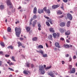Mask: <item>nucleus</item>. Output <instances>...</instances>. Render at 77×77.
Returning a JSON list of instances; mask_svg holds the SVG:
<instances>
[{
  "instance_id": "obj_24",
  "label": "nucleus",
  "mask_w": 77,
  "mask_h": 77,
  "mask_svg": "<svg viewBox=\"0 0 77 77\" xmlns=\"http://www.w3.org/2000/svg\"><path fill=\"white\" fill-rule=\"evenodd\" d=\"M45 12L48 14H50L51 13L50 10L49 9H48L46 10V11H45Z\"/></svg>"
},
{
  "instance_id": "obj_63",
  "label": "nucleus",
  "mask_w": 77,
  "mask_h": 77,
  "mask_svg": "<svg viewBox=\"0 0 77 77\" xmlns=\"http://www.w3.org/2000/svg\"><path fill=\"white\" fill-rule=\"evenodd\" d=\"M61 9H62L63 10V9H63V6L61 7Z\"/></svg>"
},
{
  "instance_id": "obj_49",
  "label": "nucleus",
  "mask_w": 77,
  "mask_h": 77,
  "mask_svg": "<svg viewBox=\"0 0 77 77\" xmlns=\"http://www.w3.org/2000/svg\"><path fill=\"white\" fill-rule=\"evenodd\" d=\"M34 66L35 65H34V64H31V67L32 68H34Z\"/></svg>"
},
{
  "instance_id": "obj_33",
  "label": "nucleus",
  "mask_w": 77,
  "mask_h": 77,
  "mask_svg": "<svg viewBox=\"0 0 77 77\" xmlns=\"http://www.w3.org/2000/svg\"><path fill=\"white\" fill-rule=\"evenodd\" d=\"M48 21L51 24H53V23H52V20L51 19L48 20Z\"/></svg>"
},
{
  "instance_id": "obj_53",
  "label": "nucleus",
  "mask_w": 77,
  "mask_h": 77,
  "mask_svg": "<svg viewBox=\"0 0 77 77\" xmlns=\"http://www.w3.org/2000/svg\"><path fill=\"white\" fill-rule=\"evenodd\" d=\"M60 40H61L62 41H64V38H60Z\"/></svg>"
},
{
  "instance_id": "obj_44",
  "label": "nucleus",
  "mask_w": 77,
  "mask_h": 77,
  "mask_svg": "<svg viewBox=\"0 0 77 77\" xmlns=\"http://www.w3.org/2000/svg\"><path fill=\"white\" fill-rule=\"evenodd\" d=\"M10 56V55H8V54H6L5 55V57H9Z\"/></svg>"
},
{
  "instance_id": "obj_60",
  "label": "nucleus",
  "mask_w": 77,
  "mask_h": 77,
  "mask_svg": "<svg viewBox=\"0 0 77 77\" xmlns=\"http://www.w3.org/2000/svg\"><path fill=\"white\" fill-rule=\"evenodd\" d=\"M15 23L16 24H18V23H19V21L16 22Z\"/></svg>"
},
{
  "instance_id": "obj_30",
  "label": "nucleus",
  "mask_w": 77,
  "mask_h": 77,
  "mask_svg": "<svg viewBox=\"0 0 77 77\" xmlns=\"http://www.w3.org/2000/svg\"><path fill=\"white\" fill-rule=\"evenodd\" d=\"M60 32L61 33H63V32L65 31L63 29H60Z\"/></svg>"
},
{
  "instance_id": "obj_2",
  "label": "nucleus",
  "mask_w": 77,
  "mask_h": 77,
  "mask_svg": "<svg viewBox=\"0 0 77 77\" xmlns=\"http://www.w3.org/2000/svg\"><path fill=\"white\" fill-rule=\"evenodd\" d=\"M7 2V6H10V8H12L13 7V5L11 2V1L9 0H7L6 1Z\"/></svg>"
},
{
  "instance_id": "obj_14",
  "label": "nucleus",
  "mask_w": 77,
  "mask_h": 77,
  "mask_svg": "<svg viewBox=\"0 0 77 77\" xmlns=\"http://www.w3.org/2000/svg\"><path fill=\"white\" fill-rule=\"evenodd\" d=\"M75 68H72V71L70 72V73L71 74H72L73 73H75Z\"/></svg>"
},
{
  "instance_id": "obj_19",
  "label": "nucleus",
  "mask_w": 77,
  "mask_h": 77,
  "mask_svg": "<svg viewBox=\"0 0 77 77\" xmlns=\"http://www.w3.org/2000/svg\"><path fill=\"white\" fill-rule=\"evenodd\" d=\"M23 73L24 74L27 75V74H28V73H29V71L27 70H25L23 71Z\"/></svg>"
},
{
  "instance_id": "obj_9",
  "label": "nucleus",
  "mask_w": 77,
  "mask_h": 77,
  "mask_svg": "<svg viewBox=\"0 0 77 77\" xmlns=\"http://www.w3.org/2000/svg\"><path fill=\"white\" fill-rule=\"evenodd\" d=\"M60 26L61 27H64L65 26V23L64 22H61L60 23Z\"/></svg>"
},
{
  "instance_id": "obj_41",
  "label": "nucleus",
  "mask_w": 77,
  "mask_h": 77,
  "mask_svg": "<svg viewBox=\"0 0 77 77\" xmlns=\"http://www.w3.org/2000/svg\"><path fill=\"white\" fill-rule=\"evenodd\" d=\"M8 69H10V71H14V70L12 68L9 67Z\"/></svg>"
},
{
  "instance_id": "obj_38",
  "label": "nucleus",
  "mask_w": 77,
  "mask_h": 77,
  "mask_svg": "<svg viewBox=\"0 0 77 77\" xmlns=\"http://www.w3.org/2000/svg\"><path fill=\"white\" fill-rule=\"evenodd\" d=\"M57 13L58 14H62V13L61 11H58Z\"/></svg>"
},
{
  "instance_id": "obj_32",
  "label": "nucleus",
  "mask_w": 77,
  "mask_h": 77,
  "mask_svg": "<svg viewBox=\"0 0 77 77\" xmlns=\"http://www.w3.org/2000/svg\"><path fill=\"white\" fill-rule=\"evenodd\" d=\"M46 24L47 26H50V23H49V22H46Z\"/></svg>"
},
{
  "instance_id": "obj_18",
  "label": "nucleus",
  "mask_w": 77,
  "mask_h": 77,
  "mask_svg": "<svg viewBox=\"0 0 77 77\" xmlns=\"http://www.w3.org/2000/svg\"><path fill=\"white\" fill-rule=\"evenodd\" d=\"M39 70L40 71L44 70V66H41L39 67Z\"/></svg>"
},
{
  "instance_id": "obj_47",
  "label": "nucleus",
  "mask_w": 77,
  "mask_h": 77,
  "mask_svg": "<svg viewBox=\"0 0 77 77\" xmlns=\"http://www.w3.org/2000/svg\"><path fill=\"white\" fill-rule=\"evenodd\" d=\"M63 2H64V3H66L68 2V0H63Z\"/></svg>"
},
{
  "instance_id": "obj_29",
  "label": "nucleus",
  "mask_w": 77,
  "mask_h": 77,
  "mask_svg": "<svg viewBox=\"0 0 77 77\" xmlns=\"http://www.w3.org/2000/svg\"><path fill=\"white\" fill-rule=\"evenodd\" d=\"M11 59H12V60L14 61V62H16V60H15V57H14V56H12Z\"/></svg>"
},
{
  "instance_id": "obj_46",
  "label": "nucleus",
  "mask_w": 77,
  "mask_h": 77,
  "mask_svg": "<svg viewBox=\"0 0 77 77\" xmlns=\"http://www.w3.org/2000/svg\"><path fill=\"white\" fill-rule=\"evenodd\" d=\"M44 16L45 17V18H46V19H47L48 20L50 19V18H49L48 17H45V16Z\"/></svg>"
},
{
  "instance_id": "obj_64",
  "label": "nucleus",
  "mask_w": 77,
  "mask_h": 77,
  "mask_svg": "<svg viewBox=\"0 0 77 77\" xmlns=\"http://www.w3.org/2000/svg\"><path fill=\"white\" fill-rule=\"evenodd\" d=\"M0 54H3V52L0 51Z\"/></svg>"
},
{
  "instance_id": "obj_42",
  "label": "nucleus",
  "mask_w": 77,
  "mask_h": 77,
  "mask_svg": "<svg viewBox=\"0 0 77 77\" xmlns=\"http://www.w3.org/2000/svg\"><path fill=\"white\" fill-rule=\"evenodd\" d=\"M40 53H41L42 55L44 54V52H43V51L41 50Z\"/></svg>"
},
{
  "instance_id": "obj_1",
  "label": "nucleus",
  "mask_w": 77,
  "mask_h": 77,
  "mask_svg": "<svg viewBox=\"0 0 77 77\" xmlns=\"http://www.w3.org/2000/svg\"><path fill=\"white\" fill-rule=\"evenodd\" d=\"M16 35L17 37H20V35L21 32V29L20 27H15V28Z\"/></svg>"
},
{
  "instance_id": "obj_23",
  "label": "nucleus",
  "mask_w": 77,
  "mask_h": 77,
  "mask_svg": "<svg viewBox=\"0 0 77 77\" xmlns=\"http://www.w3.org/2000/svg\"><path fill=\"white\" fill-rule=\"evenodd\" d=\"M17 44L18 45V47H20V46H22V44L20 42H17Z\"/></svg>"
},
{
  "instance_id": "obj_20",
  "label": "nucleus",
  "mask_w": 77,
  "mask_h": 77,
  "mask_svg": "<svg viewBox=\"0 0 77 77\" xmlns=\"http://www.w3.org/2000/svg\"><path fill=\"white\" fill-rule=\"evenodd\" d=\"M32 24V26L33 27H35V25L36 24V23H37V20H35L33 22Z\"/></svg>"
},
{
  "instance_id": "obj_28",
  "label": "nucleus",
  "mask_w": 77,
  "mask_h": 77,
  "mask_svg": "<svg viewBox=\"0 0 77 77\" xmlns=\"http://www.w3.org/2000/svg\"><path fill=\"white\" fill-rule=\"evenodd\" d=\"M40 72L42 74H45V72L44 70H43L40 71Z\"/></svg>"
},
{
  "instance_id": "obj_55",
  "label": "nucleus",
  "mask_w": 77,
  "mask_h": 77,
  "mask_svg": "<svg viewBox=\"0 0 77 77\" xmlns=\"http://www.w3.org/2000/svg\"><path fill=\"white\" fill-rule=\"evenodd\" d=\"M65 56L66 57H69V54H67Z\"/></svg>"
},
{
  "instance_id": "obj_56",
  "label": "nucleus",
  "mask_w": 77,
  "mask_h": 77,
  "mask_svg": "<svg viewBox=\"0 0 77 77\" xmlns=\"http://www.w3.org/2000/svg\"><path fill=\"white\" fill-rule=\"evenodd\" d=\"M3 38L4 39H5V40L6 39V38H5V36H3Z\"/></svg>"
},
{
  "instance_id": "obj_61",
  "label": "nucleus",
  "mask_w": 77,
  "mask_h": 77,
  "mask_svg": "<svg viewBox=\"0 0 77 77\" xmlns=\"http://www.w3.org/2000/svg\"><path fill=\"white\" fill-rule=\"evenodd\" d=\"M66 41L67 42H69V41L68 40H66Z\"/></svg>"
},
{
  "instance_id": "obj_35",
  "label": "nucleus",
  "mask_w": 77,
  "mask_h": 77,
  "mask_svg": "<svg viewBox=\"0 0 77 77\" xmlns=\"http://www.w3.org/2000/svg\"><path fill=\"white\" fill-rule=\"evenodd\" d=\"M0 44L2 46V47H4L5 46V44L3 42H1L0 43Z\"/></svg>"
},
{
  "instance_id": "obj_54",
  "label": "nucleus",
  "mask_w": 77,
  "mask_h": 77,
  "mask_svg": "<svg viewBox=\"0 0 77 77\" xmlns=\"http://www.w3.org/2000/svg\"><path fill=\"white\" fill-rule=\"evenodd\" d=\"M62 64L63 65V64H64V63H65V61H62Z\"/></svg>"
},
{
  "instance_id": "obj_5",
  "label": "nucleus",
  "mask_w": 77,
  "mask_h": 77,
  "mask_svg": "<svg viewBox=\"0 0 77 77\" xmlns=\"http://www.w3.org/2000/svg\"><path fill=\"white\" fill-rule=\"evenodd\" d=\"M55 46L56 47H58L59 48H60V46L59 45V43L58 42H56L55 43Z\"/></svg>"
},
{
  "instance_id": "obj_26",
  "label": "nucleus",
  "mask_w": 77,
  "mask_h": 77,
  "mask_svg": "<svg viewBox=\"0 0 77 77\" xmlns=\"http://www.w3.org/2000/svg\"><path fill=\"white\" fill-rule=\"evenodd\" d=\"M7 48H8V49L11 48V50H13V46H12V45H10L9 46H8L7 47Z\"/></svg>"
},
{
  "instance_id": "obj_16",
  "label": "nucleus",
  "mask_w": 77,
  "mask_h": 77,
  "mask_svg": "<svg viewBox=\"0 0 77 77\" xmlns=\"http://www.w3.org/2000/svg\"><path fill=\"white\" fill-rule=\"evenodd\" d=\"M5 9V6L3 5H1L0 6V9L1 10H3Z\"/></svg>"
},
{
  "instance_id": "obj_37",
  "label": "nucleus",
  "mask_w": 77,
  "mask_h": 77,
  "mask_svg": "<svg viewBox=\"0 0 77 77\" xmlns=\"http://www.w3.org/2000/svg\"><path fill=\"white\" fill-rule=\"evenodd\" d=\"M37 18V17H36V14H35L33 15V18L35 20V19H36Z\"/></svg>"
},
{
  "instance_id": "obj_4",
  "label": "nucleus",
  "mask_w": 77,
  "mask_h": 77,
  "mask_svg": "<svg viewBox=\"0 0 77 77\" xmlns=\"http://www.w3.org/2000/svg\"><path fill=\"white\" fill-rule=\"evenodd\" d=\"M67 17L68 18H69L70 21H71L72 20V17L71 14H67Z\"/></svg>"
},
{
  "instance_id": "obj_57",
  "label": "nucleus",
  "mask_w": 77,
  "mask_h": 77,
  "mask_svg": "<svg viewBox=\"0 0 77 77\" xmlns=\"http://www.w3.org/2000/svg\"><path fill=\"white\" fill-rule=\"evenodd\" d=\"M46 46L48 48V44H47V43H45Z\"/></svg>"
},
{
  "instance_id": "obj_13",
  "label": "nucleus",
  "mask_w": 77,
  "mask_h": 77,
  "mask_svg": "<svg viewBox=\"0 0 77 77\" xmlns=\"http://www.w3.org/2000/svg\"><path fill=\"white\" fill-rule=\"evenodd\" d=\"M49 31L50 32H51L52 33L54 32V29L52 28H50L49 29Z\"/></svg>"
},
{
  "instance_id": "obj_27",
  "label": "nucleus",
  "mask_w": 77,
  "mask_h": 77,
  "mask_svg": "<svg viewBox=\"0 0 77 77\" xmlns=\"http://www.w3.org/2000/svg\"><path fill=\"white\" fill-rule=\"evenodd\" d=\"M44 47L43 46L41 45H39V46H38V48H43Z\"/></svg>"
},
{
  "instance_id": "obj_3",
  "label": "nucleus",
  "mask_w": 77,
  "mask_h": 77,
  "mask_svg": "<svg viewBox=\"0 0 77 77\" xmlns=\"http://www.w3.org/2000/svg\"><path fill=\"white\" fill-rule=\"evenodd\" d=\"M53 37L55 39L56 38V37H57V38H59V36H60V34H56V33H54L53 34Z\"/></svg>"
},
{
  "instance_id": "obj_59",
  "label": "nucleus",
  "mask_w": 77,
  "mask_h": 77,
  "mask_svg": "<svg viewBox=\"0 0 77 77\" xmlns=\"http://www.w3.org/2000/svg\"><path fill=\"white\" fill-rule=\"evenodd\" d=\"M8 77H13V75H9Z\"/></svg>"
},
{
  "instance_id": "obj_21",
  "label": "nucleus",
  "mask_w": 77,
  "mask_h": 77,
  "mask_svg": "<svg viewBox=\"0 0 77 77\" xmlns=\"http://www.w3.org/2000/svg\"><path fill=\"white\" fill-rule=\"evenodd\" d=\"M71 23V21H68L67 22V27H69L70 26V23Z\"/></svg>"
},
{
  "instance_id": "obj_45",
  "label": "nucleus",
  "mask_w": 77,
  "mask_h": 77,
  "mask_svg": "<svg viewBox=\"0 0 77 77\" xmlns=\"http://www.w3.org/2000/svg\"><path fill=\"white\" fill-rule=\"evenodd\" d=\"M51 66L48 67H47L45 69H50V68H51Z\"/></svg>"
},
{
  "instance_id": "obj_12",
  "label": "nucleus",
  "mask_w": 77,
  "mask_h": 77,
  "mask_svg": "<svg viewBox=\"0 0 77 77\" xmlns=\"http://www.w3.org/2000/svg\"><path fill=\"white\" fill-rule=\"evenodd\" d=\"M38 12L39 13V14H42V13H44V10H43V9H39L38 11Z\"/></svg>"
},
{
  "instance_id": "obj_8",
  "label": "nucleus",
  "mask_w": 77,
  "mask_h": 77,
  "mask_svg": "<svg viewBox=\"0 0 77 77\" xmlns=\"http://www.w3.org/2000/svg\"><path fill=\"white\" fill-rule=\"evenodd\" d=\"M25 29L27 32H30V27L29 26H26L25 27Z\"/></svg>"
},
{
  "instance_id": "obj_34",
  "label": "nucleus",
  "mask_w": 77,
  "mask_h": 77,
  "mask_svg": "<svg viewBox=\"0 0 77 77\" xmlns=\"http://www.w3.org/2000/svg\"><path fill=\"white\" fill-rule=\"evenodd\" d=\"M42 56H43V57H48L47 54H43L42 55Z\"/></svg>"
},
{
  "instance_id": "obj_43",
  "label": "nucleus",
  "mask_w": 77,
  "mask_h": 77,
  "mask_svg": "<svg viewBox=\"0 0 77 77\" xmlns=\"http://www.w3.org/2000/svg\"><path fill=\"white\" fill-rule=\"evenodd\" d=\"M72 66L71 65H69V69H71V68H72Z\"/></svg>"
},
{
  "instance_id": "obj_15",
  "label": "nucleus",
  "mask_w": 77,
  "mask_h": 77,
  "mask_svg": "<svg viewBox=\"0 0 77 77\" xmlns=\"http://www.w3.org/2000/svg\"><path fill=\"white\" fill-rule=\"evenodd\" d=\"M36 12H37V8L35 7L34 9L33 13L34 14H36Z\"/></svg>"
},
{
  "instance_id": "obj_50",
  "label": "nucleus",
  "mask_w": 77,
  "mask_h": 77,
  "mask_svg": "<svg viewBox=\"0 0 77 77\" xmlns=\"http://www.w3.org/2000/svg\"><path fill=\"white\" fill-rule=\"evenodd\" d=\"M76 57H76V56L75 55H74L73 57V59H76Z\"/></svg>"
},
{
  "instance_id": "obj_17",
  "label": "nucleus",
  "mask_w": 77,
  "mask_h": 77,
  "mask_svg": "<svg viewBox=\"0 0 77 77\" xmlns=\"http://www.w3.org/2000/svg\"><path fill=\"white\" fill-rule=\"evenodd\" d=\"M70 31L69 30L67 31V32H65V35H70Z\"/></svg>"
},
{
  "instance_id": "obj_31",
  "label": "nucleus",
  "mask_w": 77,
  "mask_h": 77,
  "mask_svg": "<svg viewBox=\"0 0 77 77\" xmlns=\"http://www.w3.org/2000/svg\"><path fill=\"white\" fill-rule=\"evenodd\" d=\"M30 64L29 63H26V66H27V67H30Z\"/></svg>"
},
{
  "instance_id": "obj_39",
  "label": "nucleus",
  "mask_w": 77,
  "mask_h": 77,
  "mask_svg": "<svg viewBox=\"0 0 77 77\" xmlns=\"http://www.w3.org/2000/svg\"><path fill=\"white\" fill-rule=\"evenodd\" d=\"M44 11H45H45H46L47 10V7H44L43 9Z\"/></svg>"
},
{
  "instance_id": "obj_7",
  "label": "nucleus",
  "mask_w": 77,
  "mask_h": 77,
  "mask_svg": "<svg viewBox=\"0 0 77 77\" xmlns=\"http://www.w3.org/2000/svg\"><path fill=\"white\" fill-rule=\"evenodd\" d=\"M59 7V5H54L52 6V9H56V8H57Z\"/></svg>"
},
{
  "instance_id": "obj_62",
  "label": "nucleus",
  "mask_w": 77,
  "mask_h": 77,
  "mask_svg": "<svg viewBox=\"0 0 77 77\" xmlns=\"http://www.w3.org/2000/svg\"><path fill=\"white\" fill-rule=\"evenodd\" d=\"M21 9V7L20 6L19 7V8H18V9Z\"/></svg>"
},
{
  "instance_id": "obj_10",
  "label": "nucleus",
  "mask_w": 77,
  "mask_h": 77,
  "mask_svg": "<svg viewBox=\"0 0 77 77\" xmlns=\"http://www.w3.org/2000/svg\"><path fill=\"white\" fill-rule=\"evenodd\" d=\"M38 27V30H41V24L40 23H38L37 24Z\"/></svg>"
},
{
  "instance_id": "obj_22",
  "label": "nucleus",
  "mask_w": 77,
  "mask_h": 77,
  "mask_svg": "<svg viewBox=\"0 0 77 77\" xmlns=\"http://www.w3.org/2000/svg\"><path fill=\"white\" fill-rule=\"evenodd\" d=\"M52 38L53 36H52V35L51 34L49 35L48 37V38L49 39H52Z\"/></svg>"
},
{
  "instance_id": "obj_11",
  "label": "nucleus",
  "mask_w": 77,
  "mask_h": 77,
  "mask_svg": "<svg viewBox=\"0 0 77 77\" xmlns=\"http://www.w3.org/2000/svg\"><path fill=\"white\" fill-rule=\"evenodd\" d=\"M63 46L64 48H69L70 47L69 45L67 44H64L63 45Z\"/></svg>"
},
{
  "instance_id": "obj_6",
  "label": "nucleus",
  "mask_w": 77,
  "mask_h": 77,
  "mask_svg": "<svg viewBox=\"0 0 77 77\" xmlns=\"http://www.w3.org/2000/svg\"><path fill=\"white\" fill-rule=\"evenodd\" d=\"M48 75H50L51 77H54V73L52 72H49L48 73Z\"/></svg>"
},
{
  "instance_id": "obj_52",
  "label": "nucleus",
  "mask_w": 77,
  "mask_h": 77,
  "mask_svg": "<svg viewBox=\"0 0 77 77\" xmlns=\"http://www.w3.org/2000/svg\"><path fill=\"white\" fill-rule=\"evenodd\" d=\"M2 65V61L0 60V66Z\"/></svg>"
},
{
  "instance_id": "obj_36",
  "label": "nucleus",
  "mask_w": 77,
  "mask_h": 77,
  "mask_svg": "<svg viewBox=\"0 0 77 77\" xmlns=\"http://www.w3.org/2000/svg\"><path fill=\"white\" fill-rule=\"evenodd\" d=\"M38 38L37 37H35L32 38V41H36L37 39Z\"/></svg>"
},
{
  "instance_id": "obj_40",
  "label": "nucleus",
  "mask_w": 77,
  "mask_h": 77,
  "mask_svg": "<svg viewBox=\"0 0 77 77\" xmlns=\"http://www.w3.org/2000/svg\"><path fill=\"white\" fill-rule=\"evenodd\" d=\"M14 63L11 62L9 64V65H10V66H11V65H14Z\"/></svg>"
},
{
  "instance_id": "obj_48",
  "label": "nucleus",
  "mask_w": 77,
  "mask_h": 77,
  "mask_svg": "<svg viewBox=\"0 0 77 77\" xmlns=\"http://www.w3.org/2000/svg\"><path fill=\"white\" fill-rule=\"evenodd\" d=\"M72 61V58L71 57H70L69 58V62H71Z\"/></svg>"
},
{
  "instance_id": "obj_51",
  "label": "nucleus",
  "mask_w": 77,
  "mask_h": 77,
  "mask_svg": "<svg viewBox=\"0 0 77 77\" xmlns=\"http://www.w3.org/2000/svg\"><path fill=\"white\" fill-rule=\"evenodd\" d=\"M19 39H20V41H22V40H24V38H19Z\"/></svg>"
},
{
  "instance_id": "obj_25",
  "label": "nucleus",
  "mask_w": 77,
  "mask_h": 77,
  "mask_svg": "<svg viewBox=\"0 0 77 77\" xmlns=\"http://www.w3.org/2000/svg\"><path fill=\"white\" fill-rule=\"evenodd\" d=\"M7 32H11V28L10 27H8L7 28Z\"/></svg>"
},
{
  "instance_id": "obj_58",
  "label": "nucleus",
  "mask_w": 77,
  "mask_h": 77,
  "mask_svg": "<svg viewBox=\"0 0 77 77\" xmlns=\"http://www.w3.org/2000/svg\"><path fill=\"white\" fill-rule=\"evenodd\" d=\"M60 18H63V15H61L60 16Z\"/></svg>"
}]
</instances>
